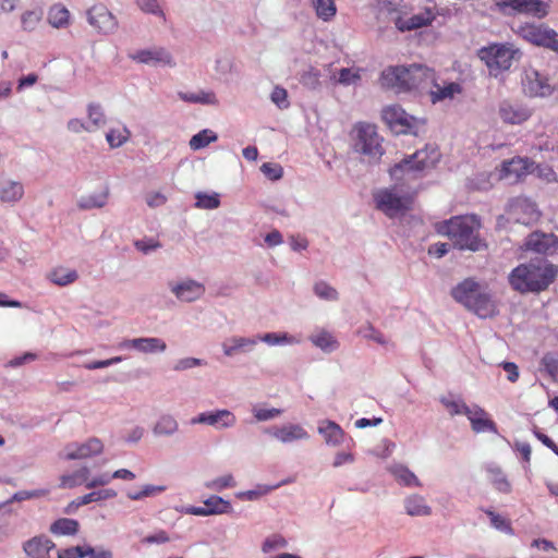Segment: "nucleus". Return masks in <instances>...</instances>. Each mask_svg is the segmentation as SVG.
Listing matches in <instances>:
<instances>
[{
  "mask_svg": "<svg viewBox=\"0 0 558 558\" xmlns=\"http://www.w3.org/2000/svg\"><path fill=\"white\" fill-rule=\"evenodd\" d=\"M501 10L510 8L518 13L530 14L543 19L548 14V4L543 0H505L499 3Z\"/></svg>",
  "mask_w": 558,
  "mask_h": 558,
  "instance_id": "6ab92c4d",
  "label": "nucleus"
},
{
  "mask_svg": "<svg viewBox=\"0 0 558 558\" xmlns=\"http://www.w3.org/2000/svg\"><path fill=\"white\" fill-rule=\"evenodd\" d=\"M380 84L385 88L395 89L397 93L413 89L410 68L404 65L389 66L380 74Z\"/></svg>",
  "mask_w": 558,
  "mask_h": 558,
  "instance_id": "ddd939ff",
  "label": "nucleus"
},
{
  "mask_svg": "<svg viewBox=\"0 0 558 558\" xmlns=\"http://www.w3.org/2000/svg\"><path fill=\"white\" fill-rule=\"evenodd\" d=\"M361 69L342 68L339 70L337 83L343 86L356 84L361 81Z\"/></svg>",
  "mask_w": 558,
  "mask_h": 558,
  "instance_id": "5fc2aeb1",
  "label": "nucleus"
},
{
  "mask_svg": "<svg viewBox=\"0 0 558 558\" xmlns=\"http://www.w3.org/2000/svg\"><path fill=\"white\" fill-rule=\"evenodd\" d=\"M104 450L99 438L92 437L85 442H70L62 450L60 457L64 460H82L98 456Z\"/></svg>",
  "mask_w": 558,
  "mask_h": 558,
  "instance_id": "2eb2a0df",
  "label": "nucleus"
},
{
  "mask_svg": "<svg viewBox=\"0 0 558 558\" xmlns=\"http://www.w3.org/2000/svg\"><path fill=\"white\" fill-rule=\"evenodd\" d=\"M90 471L88 468L83 466L71 474H64L60 477L61 488H73L82 484L86 485Z\"/></svg>",
  "mask_w": 558,
  "mask_h": 558,
  "instance_id": "a19ab883",
  "label": "nucleus"
},
{
  "mask_svg": "<svg viewBox=\"0 0 558 558\" xmlns=\"http://www.w3.org/2000/svg\"><path fill=\"white\" fill-rule=\"evenodd\" d=\"M488 472L490 474V482L498 492L505 494L511 492V484L509 483L506 474L499 468H490Z\"/></svg>",
  "mask_w": 558,
  "mask_h": 558,
  "instance_id": "603ef678",
  "label": "nucleus"
},
{
  "mask_svg": "<svg viewBox=\"0 0 558 558\" xmlns=\"http://www.w3.org/2000/svg\"><path fill=\"white\" fill-rule=\"evenodd\" d=\"M204 505L207 509H216L218 512L215 514L229 513L232 510L231 504L228 500H225L220 496H210L204 501Z\"/></svg>",
  "mask_w": 558,
  "mask_h": 558,
  "instance_id": "052dcab7",
  "label": "nucleus"
},
{
  "mask_svg": "<svg viewBox=\"0 0 558 558\" xmlns=\"http://www.w3.org/2000/svg\"><path fill=\"white\" fill-rule=\"evenodd\" d=\"M216 140L217 135L211 130L205 129L191 137L190 147L193 150H198L206 147Z\"/></svg>",
  "mask_w": 558,
  "mask_h": 558,
  "instance_id": "8fccbe9b",
  "label": "nucleus"
},
{
  "mask_svg": "<svg viewBox=\"0 0 558 558\" xmlns=\"http://www.w3.org/2000/svg\"><path fill=\"white\" fill-rule=\"evenodd\" d=\"M522 89L529 97H549L554 93V86L549 84L548 77L539 71L525 69L521 78Z\"/></svg>",
  "mask_w": 558,
  "mask_h": 558,
  "instance_id": "9d476101",
  "label": "nucleus"
},
{
  "mask_svg": "<svg viewBox=\"0 0 558 558\" xmlns=\"http://www.w3.org/2000/svg\"><path fill=\"white\" fill-rule=\"evenodd\" d=\"M311 342L319 348L322 351L326 353H331L336 351L339 347L336 338L326 330H320L319 332L312 335L310 337Z\"/></svg>",
  "mask_w": 558,
  "mask_h": 558,
  "instance_id": "4c0bfd02",
  "label": "nucleus"
},
{
  "mask_svg": "<svg viewBox=\"0 0 558 558\" xmlns=\"http://www.w3.org/2000/svg\"><path fill=\"white\" fill-rule=\"evenodd\" d=\"M410 68V75L413 84V89L424 88L428 84L434 83L435 81V72L434 70L429 69L426 65L423 64H411Z\"/></svg>",
  "mask_w": 558,
  "mask_h": 558,
  "instance_id": "7c9ffc66",
  "label": "nucleus"
},
{
  "mask_svg": "<svg viewBox=\"0 0 558 558\" xmlns=\"http://www.w3.org/2000/svg\"><path fill=\"white\" fill-rule=\"evenodd\" d=\"M87 22L101 34H112L118 28L116 16L104 4H96L87 11Z\"/></svg>",
  "mask_w": 558,
  "mask_h": 558,
  "instance_id": "f3484780",
  "label": "nucleus"
},
{
  "mask_svg": "<svg viewBox=\"0 0 558 558\" xmlns=\"http://www.w3.org/2000/svg\"><path fill=\"white\" fill-rule=\"evenodd\" d=\"M89 125L97 129L105 124V114L100 105L90 104L87 108Z\"/></svg>",
  "mask_w": 558,
  "mask_h": 558,
  "instance_id": "0e129e2a",
  "label": "nucleus"
},
{
  "mask_svg": "<svg viewBox=\"0 0 558 558\" xmlns=\"http://www.w3.org/2000/svg\"><path fill=\"white\" fill-rule=\"evenodd\" d=\"M282 444H290L296 440L308 439V433L299 424H288L283 426H272L265 430Z\"/></svg>",
  "mask_w": 558,
  "mask_h": 558,
  "instance_id": "4be33fe9",
  "label": "nucleus"
},
{
  "mask_svg": "<svg viewBox=\"0 0 558 558\" xmlns=\"http://www.w3.org/2000/svg\"><path fill=\"white\" fill-rule=\"evenodd\" d=\"M178 96L181 100L190 104L217 105L218 99L211 90L199 89L197 92H179Z\"/></svg>",
  "mask_w": 558,
  "mask_h": 558,
  "instance_id": "f704fd0d",
  "label": "nucleus"
},
{
  "mask_svg": "<svg viewBox=\"0 0 558 558\" xmlns=\"http://www.w3.org/2000/svg\"><path fill=\"white\" fill-rule=\"evenodd\" d=\"M23 548L28 558H49L54 544L46 536H35L27 541Z\"/></svg>",
  "mask_w": 558,
  "mask_h": 558,
  "instance_id": "cd10ccee",
  "label": "nucleus"
},
{
  "mask_svg": "<svg viewBox=\"0 0 558 558\" xmlns=\"http://www.w3.org/2000/svg\"><path fill=\"white\" fill-rule=\"evenodd\" d=\"M24 196V185L20 181L11 179L0 180V201L5 204L15 205Z\"/></svg>",
  "mask_w": 558,
  "mask_h": 558,
  "instance_id": "bb28decb",
  "label": "nucleus"
},
{
  "mask_svg": "<svg viewBox=\"0 0 558 558\" xmlns=\"http://www.w3.org/2000/svg\"><path fill=\"white\" fill-rule=\"evenodd\" d=\"M381 118L396 134L417 136L424 131L426 121L408 113L401 106L391 105L383 109Z\"/></svg>",
  "mask_w": 558,
  "mask_h": 558,
  "instance_id": "39448f33",
  "label": "nucleus"
},
{
  "mask_svg": "<svg viewBox=\"0 0 558 558\" xmlns=\"http://www.w3.org/2000/svg\"><path fill=\"white\" fill-rule=\"evenodd\" d=\"M485 513L489 517L493 527L509 535L513 534V529L511 527L509 520L493 510H485Z\"/></svg>",
  "mask_w": 558,
  "mask_h": 558,
  "instance_id": "13d9d810",
  "label": "nucleus"
},
{
  "mask_svg": "<svg viewBox=\"0 0 558 558\" xmlns=\"http://www.w3.org/2000/svg\"><path fill=\"white\" fill-rule=\"evenodd\" d=\"M287 546L288 541L281 534L275 533L266 537L262 545V550L268 554L277 549L286 548Z\"/></svg>",
  "mask_w": 558,
  "mask_h": 558,
  "instance_id": "4d7b16f0",
  "label": "nucleus"
},
{
  "mask_svg": "<svg viewBox=\"0 0 558 558\" xmlns=\"http://www.w3.org/2000/svg\"><path fill=\"white\" fill-rule=\"evenodd\" d=\"M376 207L392 218L410 208V198L397 194L391 189H383L374 194Z\"/></svg>",
  "mask_w": 558,
  "mask_h": 558,
  "instance_id": "1a4fd4ad",
  "label": "nucleus"
},
{
  "mask_svg": "<svg viewBox=\"0 0 558 558\" xmlns=\"http://www.w3.org/2000/svg\"><path fill=\"white\" fill-rule=\"evenodd\" d=\"M166 490V486L163 485H151L146 484L143 486V488L138 492H128L126 496L129 499L137 501L142 500L147 497H153L158 494H161Z\"/></svg>",
  "mask_w": 558,
  "mask_h": 558,
  "instance_id": "864d4df0",
  "label": "nucleus"
},
{
  "mask_svg": "<svg viewBox=\"0 0 558 558\" xmlns=\"http://www.w3.org/2000/svg\"><path fill=\"white\" fill-rule=\"evenodd\" d=\"M319 77V71L312 68L302 74L301 84L310 89H317L320 86Z\"/></svg>",
  "mask_w": 558,
  "mask_h": 558,
  "instance_id": "774afa93",
  "label": "nucleus"
},
{
  "mask_svg": "<svg viewBox=\"0 0 558 558\" xmlns=\"http://www.w3.org/2000/svg\"><path fill=\"white\" fill-rule=\"evenodd\" d=\"M180 425L177 418L169 413L159 415L151 427L155 437H171L179 432Z\"/></svg>",
  "mask_w": 558,
  "mask_h": 558,
  "instance_id": "c756f323",
  "label": "nucleus"
},
{
  "mask_svg": "<svg viewBox=\"0 0 558 558\" xmlns=\"http://www.w3.org/2000/svg\"><path fill=\"white\" fill-rule=\"evenodd\" d=\"M41 11L31 10L22 14L21 22L24 31H33L41 20Z\"/></svg>",
  "mask_w": 558,
  "mask_h": 558,
  "instance_id": "69168bd1",
  "label": "nucleus"
},
{
  "mask_svg": "<svg viewBox=\"0 0 558 558\" xmlns=\"http://www.w3.org/2000/svg\"><path fill=\"white\" fill-rule=\"evenodd\" d=\"M258 343L257 337L233 336L222 342V352L226 356H233L239 353H250Z\"/></svg>",
  "mask_w": 558,
  "mask_h": 558,
  "instance_id": "a878e982",
  "label": "nucleus"
},
{
  "mask_svg": "<svg viewBox=\"0 0 558 558\" xmlns=\"http://www.w3.org/2000/svg\"><path fill=\"white\" fill-rule=\"evenodd\" d=\"M534 162L527 158H513L502 162L500 178L509 182H518L524 175L532 173Z\"/></svg>",
  "mask_w": 558,
  "mask_h": 558,
  "instance_id": "412c9836",
  "label": "nucleus"
},
{
  "mask_svg": "<svg viewBox=\"0 0 558 558\" xmlns=\"http://www.w3.org/2000/svg\"><path fill=\"white\" fill-rule=\"evenodd\" d=\"M168 288L175 299L183 303H193L203 298L205 286L192 278L168 282Z\"/></svg>",
  "mask_w": 558,
  "mask_h": 558,
  "instance_id": "4468645a",
  "label": "nucleus"
},
{
  "mask_svg": "<svg viewBox=\"0 0 558 558\" xmlns=\"http://www.w3.org/2000/svg\"><path fill=\"white\" fill-rule=\"evenodd\" d=\"M287 483H289V480H284L278 484H274V485L258 484L253 489L245 490V492H239L236 494V497L241 500L254 501V500H257L260 497L271 493L272 490L279 488L280 486H282Z\"/></svg>",
  "mask_w": 558,
  "mask_h": 558,
  "instance_id": "e433bc0d",
  "label": "nucleus"
},
{
  "mask_svg": "<svg viewBox=\"0 0 558 558\" xmlns=\"http://www.w3.org/2000/svg\"><path fill=\"white\" fill-rule=\"evenodd\" d=\"M312 3L318 19L329 22L335 17L337 13L335 0H313Z\"/></svg>",
  "mask_w": 558,
  "mask_h": 558,
  "instance_id": "49530a36",
  "label": "nucleus"
},
{
  "mask_svg": "<svg viewBox=\"0 0 558 558\" xmlns=\"http://www.w3.org/2000/svg\"><path fill=\"white\" fill-rule=\"evenodd\" d=\"M258 341H263L268 345H287L298 344L300 339L288 332H266L257 336Z\"/></svg>",
  "mask_w": 558,
  "mask_h": 558,
  "instance_id": "58836bf2",
  "label": "nucleus"
},
{
  "mask_svg": "<svg viewBox=\"0 0 558 558\" xmlns=\"http://www.w3.org/2000/svg\"><path fill=\"white\" fill-rule=\"evenodd\" d=\"M524 248L543 255H553L558 250V236L553 233L533 232L525 239Z\"/></svg>",
  "mask_w": 558,
  "mask_h": 558,
  "instance_id": "a211bd4d",
  "label": "nucleus"
},
{
  "mask_svg": "<svg viewBox=\"0 0 558 558\" xmlns=\"http://www.w3.org/2000/svg\"><path fill=\"white\" fill-rule=\"evenodd\" d=\"M136 4L145 13L159 16L163 20L166 19V15L160 8L158 0H136Z\"/></svg>",
  "mask_w": 558,
  "mask_h": 558,
  "instance_id": "338daca9",
  "label": "nucleus"
},
{
  "mask_svg": "<svg viewBox=\"0 0 558 558\" xmlns=\"http://www.w3.org/2000/svg\"><path fill=\"white\" fill-rule=\"evenodd\" d=\"M70 12L60 4H54L50 8L48 13L49 24L54 28H63L69 24Z\"/></svg>",
  "mask_w": 558,
  "mask_h": 558,
  "instance_id": "a18cd8bd",
  "label": "nucleus"
},
{
  "mask_svg": "<svg viewBox=\"0 0 558 558\" xmlns=\"http://www.w3.org/2000/svg\"><path fill=\"white\" fill-rule=\"evenodd\" d=\"M252 413H253L254 417L256 418V421L266 422V421H270V420H274V418L280 416L282 413V410L277 409V408L266 409L260 405H254L252 408Z\"/></svg>",
  "mask_w": 558,
  "mask_h": 558,
  "instance_id": "e2e57ef3",
  "label": "nucleus"
},
{
  "mask_svg": "<svg viewBox=\"0 0 558 558\" xmlns=\"http://www.w3.org/2000/svg\"><path fill=\"white\" fill-rule=\"evenodd\" d=\"M236 485L231 474H226L205 483V487L210 490L221 492L226 488H232Z\"/></svg>",
  "mask_w": 558,
  "mask_h": 558,
  "instance_id": "6e6d98bb",
  "label": "nucleus"
},
{
  "mask_svg": "<svg viewBox=\"0 0 558 558\" xmlns=\"http://www.w3.org/2000/svg\"><path fill=\"white\" fill-rule=\"evenodd\" d=\"M404 510L411 517H428L432 514V508L427 505L425 498L413 494L404 499Z\"/></svg>",
  "mask_w": 558,
  "mask_h": 558,
  "instance_id": "2f4dec72",
  "label": "nucleus"
},
{
  "mask_svg": "<svg viewBox=\"0 0 558 558\" xmlns=\"http://www.w3.org/2000/svg\"><path fill=\"white\" fill-rule=\"evenodd\" d=\"M80 524L74 519L61 518L50 525V532L54 535H75Z\"/></svg>",
  "mask_w": 558,
  "mask_h": 558,
  "instance_id": "c03bdc74",
  "label": "nucleus"
},
{
  "mask_svg": "<svg viewBox=\"0 0 558 558\" xmlns=\"http://www.w3.org/2000/svg\"><path fill=\"white\" fill-rule=\"evenodd\" d=\"M482 289L481 284L472 278H466L451 290V296L458 303L469 308L477 292Z\"/></svg>",
  "mask_w": 558,
  "mask_h": 558,
  "instance_id": "5701e85b",
  "label": "nucleus"
},
{
  "mask_svg": "<svg viewBox=\"0 0 558 558\" xmlns=\"http://www.w3.org/2000/svg\"><path fill=\"white\" fill-rule=\"evenodd\" d=\"M116 496H117V492L114 489L106 488V489L92 492L84 496H81L80 501H81V504L88 505L94 501L111 499V498H114Z\"/></svg>",
  "mask_w": 558,
  "mask_h": 558,
  "instance_id": "bf43d9fd",
  "label": "nucleus"
},
{
  "mask_svg": "<svg viewBox=\"0 0 558 558\" xmlns=\"http://www.w3.org/2000/svg\"><path fill=\"white\" fill-rule=\"evenodd\" d=\"M314 294L324 301H337L339 299L338 291L324 280H319L314 283Z\"/></svg>",
  "mask_w": 558,
  "mask_h": 558,
  "instance_id": "09e8293b",
  "label": "nucleus"
},
{
  "mask_svg": "<svg viewBox=\"0 0 558 558\" xmlns=\"http://www.w3.org/2000/svg\"><path fill=\"white\" fill-rule=\"evenodd\" d=\"M498 113L507 124H521L530 119L532 111L522 104L504 100L499 105Z\"/></svg>",
  "mask_w": 558,
  "mask_h": 558,
  "instance_id": "aec40b11",
  "label": "nucleus"
},
{
  "mask_svg": "<svg viewBox=\"0 0 558 558\" xmlns=\"http://www.w3.org/2000/svg\"><path fill=\"white\" fill-rule=\"evenodd\" d=\"M518 33L524 40L558 54V33L547 25L524 24Z\"/></svg>",
  "mask_w": 558,
  "mask_h": 558,
  "instance_id": "6e6552de",
  "label": "nucleus"
},
{
  "mask_svg": "<svg viewBox=\"0 0 558 558\" xmlns=\"http://www.w3.org/2000/svg\"><path fill=\"white\" fill-rule=\"evenodd\" d=\"M48 278L57 286L64 287L74 282L77 278V271L65 267H58L50 271Z\"/></svg>",
  "mask_w": 558,
  "mask_h": 558,
  "instance_id": "79ce46f5",
  "label": "nucleus"
},
{
  "mask_svg": "<svg viewBox=\"0 0 558 558\" xmlns=\"http://www.w3.org/2000/svg\"><path fill=\"white\" fill-rule=\"evenodd\" d=\"M133 61L150 66L174 68L177 62L172 53L165 47L153 46L138 49L129 56Z\"/></svg>",
  "mask_w": 558,
  "mask_h": 558,
  "instance_id": "9b49d317",
  "label": "nucleus"
},
{
  "mask_svg": "<svg viewBox=\"0 0 558 558\" xmlns=\"http://www.w3.org/2000/svg\"><path fill=\"white\" fill-rule=\"evenodd\" d=\"M108 197L109 189L105 187L100 192H94L88 195L81 196L77 201V206L83 210L102 208L107 204Z\"/></svg>",
  "mask_w": 558,
  "mask_h": 558,
  "instance_id": "72a5a7b5",
  "label": "nucleus"
},
{
  "mask_svg": "<svg viewBox=\"0 0 558 558\" xmlns=\"http://www.w3.org/2000/svg\"><path fill=\"white\" fill-rule=\"evenodd\" d=\"M432 84L433 89L429 92V95L434 104L446 99H452L454 95L460 94L462 92L461 85L456 82L447 83L444 86H440L435 81Z\"/></svg>",
  "mask_w": 558,
  "mask_h": 558,
  "instance_id": "473e14b6",
  "label": "nucleus"
},
{
  "mask_svg": "<svg viewBox=\"0 0 558 558\" xmlns=\"http://www.w3.org/2000/svg\"><path fill=\"white\" fill-rule=\"evenodd\" d=\"M438 232L447 235L460 250L480 251L482 241L476 234L474 220L469 217H452L438 227Z\"/></svg>",
  "mask_w": 558,
  "mask_h": 558,
  "instance_id": "7ed1b4c3",
  "label": "nucleus"
},
{
  "mask_svg": "<svg viewBox=\"0 0 558 558\" xmlns=\"http://www.w3.org/2000/svg\"><path fill=\"white\" fill-rule=\"evenodd\" d=\"M440 402L451 416L465 415L468 417L472 410V407H469L461 398L441 397Z\"/></svg>",
  "mask_w": 558,
  "mask_h": 558,
  "instance_id": "37998d69",
  "label": "nucleus"
},
{
  "mask_svg": "<svg viewBox=\"0 0 558 558\" xmlns=\"http://www.w3.org/2000/svg\"><path fill=\"white\" fill-rule=\"evenodd\" d=\"M236 423V416L228 409L202 412L191 420V424H204L216 429L231 428Z\"/></svg>",
  "mask_w": 558,
  "mask_h": 558,
  "instance_id": "dca6fc26",
  "label": "nucleus"
},
{
  "mask_svg": "<svg viewBox=\"0 0 558 558\" xmlns=\"http://www.w3.org/2000/svg\"><path fill=\"white\" fill-rule=\"evenodd\" d=\"M481 318L493 317L497 313V306L493 300L492 293L482 287L476 293L475 299L468 308Z\"/></svg>",
  "mask_w": 558,
  "mask_h": 558,
  "instance_id": "b1692460",
  "label": "nucleus"
},
{
  "mask_svg": "<svg viewBox=\"0 0 558 558\" xmlns=\"http://www.w3.org/2000/svg\"><path fill=\"white\" fill-rule=\"evenodd\" d=\"M352 148L368 162H378L385 153L383 137L374 124L359 122L352 130Z\"/></svg>",
  "mask_w": 558,
  "mask_h": 558,
  "instance_id": "20e7f679",
  "label": "nucleus"
},
{
  "mask_svg": "<svg viewBox=\"0 0 558 558\" xmlns=\"http://www.w3.org/2000/svg\"><path fill=\"white\" fill-rule=\"evenodd\" d=\"M167 350V344L161 338L141 337L137 338L136 351L144 354L162 353Z\"/></svg>",
  "mask_w": 558,
  "mask_h": 558,
  "instance_id": "c9c22d12",
  "label": "nucleus"
},
{
  "mask_svg": "<svg viewBox=\"0 0 558 558\" xmlns=\"http://www.w3.org/2000/svg\"><path fill=\"white\" fill-rule=\"evenodd\" d=\"M558 275V267L546 258H534L513 268L508 281L510 287L521 293H539L548 289Z\"/></svg>",
  "mask_w": 558,
  "mask_h": 558,
  "instance_id": "f257e3e1",
  "label": "nucleus"
},
{
  "mask_svg": "<svg viewBox=\"0 0 558 558\" xmlns=\"http://www.w3.org/2000/svg\"><path fill=\"white\" fill-rule=\"evenodd\" d=\"M390 472L396 477V480L404 486H421V482L417 478V476L408 466L403 464H396L391 466Z\"/></svg>",
  "mask_w": 558,
  "mask_h": 558,
  "instance_id": "ea45409f",
  "label": "nucleus"
},
{
  "mask_svg": "<svg viewBox=\"0 0 558 558\" xmlns=\"http://www.w3.org/2000/svg\"><path fill=\"white\" fill-rule=\"evenodd\" d=\"M440 158L438 149L433 145H426L423 149L405 156L401 161L390 168V177L400 181L415 179L428 168L434 167Z\"/></svg>",
  "mask_w": 558,
  "mask_h": 558,
  "instance_id": "f03ea898",
  "label": "nucleus"
},
{
  "mask_svg": "<svg viewBox=\"0 0 558 558\" xmlns=\"http://www.w3.org/2000/svg\"><path fill=\"white\" fill-rule=\"evenodd\" d=\"M131 133L126 126L111 129L106 134V140L111 148H118L128 142Z\"/></svg>",
  "mask_w": 558,
  "mask_h": 558,
  "instance_id": "3c124183",
  "label": "nucleus"
},
{
  "mask_svg": "<svg viewBox=\"0 0 558 558\" xmlns=\"http://www.w3.org/2000/svg\"><path fill=\"white\" fill-rule=\"evenodd\" d=\"M195 199V207L199 209L213 210L220 206V195L216 192L211 194L197 192Z\"/></svg>",
  "mask_w": 558,
  "mask_h": 558,
  "instance_id": "de8ad7c7",
  "label": "nucleus"
},
{
  "mask_svg": "<svg viewBox=\"0 0 558 558\" xmlns=\"http://www.w3.org/2000/svg\"><path fill=\"white\" fill-rule=\"evenodd\" d=\"M318 433L324 437L326 445L331 447L342 444L344 437V432L340 425L330 420L319 422Z\"/></svg>",
  "mask_w": 558,
  "mask_h": 558,
  "instance_id": "c85d7f7f",
  "label": "nucleus"
},
{
  "mask_svg": "<svg viewBox=\"0 0 558 558\" xmlns=\"http://www.w3.org/2000/svg\"><path fill=\"white\" fill-rule=\"evenodd\" d=\"M359 333L363 338H365L367 340L375 341L378 344H381V345L388 344V340L386 339L384 333H381L379 330H377L372 324H367V325L361 327L359 330Z\"/></svg>",
  "mask_w": 558,
  "mask_h": 558,
  "instance_id": "680f3d73",
  "label": "nucleus"
},
{
  "mask_svg": "<svg viewBox=\"0 0 558 558\" xmlns=\"http://www.w3.org/2000/svg\"><path fill=\"white\" fill-rule=\"evenodd\" d=\"M508 215L515 222L530 226L538 221L541 213L536 204L527 197L518 196L509 203Z\"/></svg>",
  "mask_w": 558,
  "mask_h": 558,
  "instance_id": "f8f14e48",
  "label": "nucleus"
},
{
  "mask_svg": "<svg viewBox=\"0 0 558 558\" xmlns=\"http://www.w3.org/2000/svg\"><path fill=\"white\" fill-rule=\"evenodd\" d=\"M468 418L471 423L473 432L480 434L490 432L497 434L496 423L489 418V414L480 405L473 404Z\"/></svg>",
  "mask_w": 558,
  "mask_h": 558,
  "instance_id": "393cba45",
  "label": "nucleus"
},
{
  "mask_svg": "<svg viewBox=\"0 0 558 558\" xmlns=\"http://www.w3.org/2000/svg\"><path fill=\"white\" fill-rule=\"evenodd\" d=\"M519 50L509 44H493L478 50L480 59L485 62L490 75L494 76L509 70Z\"/></svg>",
  "mask_w": 558,
  "mask_h": 558,
  "instance_id": "0eeeda50",
  "label": "nucleus"
},
{
  "mask_svg": "<svg viewBox=\"0 0 558 558\" xmlns=\"http://www.w3.org/2000/svg\"><path fill=\"white\" fill-rule=\"evenodd\" d=\"M379 11L380 13L389 14L396 28L401 33L427 26L432 24L436 17V14L430 8H424L411 16H403L400 14L396 4L388 0L380 2Z\"/></svg>",
  "mask_w": 558,
  "mask_h": 558,
  "instance_id": "423d86ee",
  "label": "nucleus"
}]
</instances>
